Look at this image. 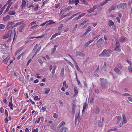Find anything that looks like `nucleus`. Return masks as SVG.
Listing matches in <instances>:
<instances>
[{
	"instance_id": "obj_1",
	"label": "nucleus",
	"mask_w": 132,
	"mask_h": 132,
	"mask_svg": "<svg viewBox=\"0 0 132 132\" xmlns=\"http://www.w3.org/2000/svg\"><path fill=\"white\" fill-rule=\"evenodd\" d=\"M101 82L102 87L103 88L106 89L108 88V84L107 83V80L103 78L100 79Z\"/></svg>"
},
{
	"instance_id": "obj_2",
	"label": "nucleus",
	"mask_w": 132,
	"mask_h": 132,
	"mask_svg": "<svg viewBox=\"0 0 132 132\" xmlns=\"http://www.w3.org/2000/svg\"><path fill=\"white\" fill-rule=\"evenodd\" d=\"M110 55L108 53L106 49L104 50L103 52L100 54L99 56L100 57H102V56H106V57H109L110 56Z\"/></svg>"
},
{
	"instance_id": "obj_3",
	"label": "nucleus",
	"mask_w": 132,
	"mask_h": 132,
	"mask_svg": "<svg viewBox=\"0 0 132 132\" xmlns=\"http://www.w3.org/2000/svg\"><path fill=\"white\" fill-rule=\"evenodd\" d=\"M14 23L12 21H9L7 24L6 28L7 29H12L14 27Z\"/></svg>"
},
{
	"instance_id": "obj_4",
	"label": "nucleus",
	"mask_w": 132,
	"mask_h": 132,
	"mask_svg": "<svg viewBox=\"0 0 132 132\" xmlns=\"http://www.w3.org/2000/svg\"><path fill=\"white\" fill-rule=\"evenodd\" d=\"M76 106V105L75 101L74 100H72V112L74 115L75 114V112Z\"/></svg>"
},
{
	"instance_id": "obj_5",
	"label": "nucleus",
	"mask_w": 132,
	"mask_h": 132,
	"mask_svg": "<svg viewBox=\"0 0 132 132\" xmlns=\"http://www.w3.org/2000/svg\"><path fill=\"white\" fill-rule=\"evenodd\" d=\"M126 5L125 4H120L118 5L117 7L119 10L122 9L125 7Z\"/></svg>"
},
{
	"instance_id": "obj_6",
	"label": "nucleus",
	"mask_w": 132,
	"mask_h": 132,
	"mask_svg": "<svg viewBox=\"0 0 132 132\" xmlns=\"http://www.w3.org/2000/svg\"><path fill=\"white\" fill-rule=\"evenodd\" d=\"M15 0H8V1H7V3H6V4L7 5H8V7H10L13 4V2H12V1H15Z\"/></svg>"
},
{
	"instance_id": "obj_7",
	"label": "nucleus",
	"mask_w": 132,
	"mask_h": 132,
	"mask_svg": "<svg viewBox=\"0 0 132 132\" xmlns=\"http://www.w3.org/2000/svg\"><path fill=\"white\" fill-rule=\"evenodd\" d=\"M114 51L117 52H121V46H116L114 50Z\"/></svg>"
},
{
	"instance_id": "obj_8",
	"label": "nucleus",
	"mask_w": 132,
	"mask_h": 132,
	"mask_svg": "<svg viewBox=\"0 0 132 132\" xmlns=\"http://www.w3.org/2000/svg\"><path fill=\"white\" fill-rule=\"evenodd\" d=\"M68 131V129L65 127H63L60 129L59 132H67Z\"/></svg>"
},
{
	"instance_id": "obj_9",
	"label": "nucleus",
	"mask_w": 132,
	"mask_h": 132,
	"mask_svg": "<svg viewBox=\"0 0 132 132\" xmlns=\"http://www.w3.org/2000/svg\"><path fill=\"white\" fill-rule=\"evenodd\" d=\"M11 31L10 30L3 37V39H5L9 38L11 35Z\"/></svg>"
},
{
	"instance_id": "obj_10",
	"label": "nucleus",
	"mask_w": 132,
	"mask_h": 132,
	"mask_svg": "<svg viewBox=\"0 0 132 132\" xmlns=\"http://www.w3.org/2000/svg\"><path fill=\"white\" fill-rule=\"evenodd\" d=\"M76 55L78 56L84 57L85 56V54L84 53H81L80 52H77Z\"/></svg>"
},
{
	"instance_id": "obj_11",
	"label": "nucleus",
	"mask_w": 132,
	"mask_h": 132,
	"mask_svg": "<svg viewBox=\"0 0 132 132\" xmlns=\"http://www.w3.org/2000/svg\"><path fill=\"white\" fill-rule=\"evenodd\" d=\"M122 122L123 123H126L127 122V120L126 118V117L123 114L122 115Z\"/></svg>"
},
{
	"instance_id": "obj_12",
	"label": "nucleus",
	"mask_w": 132,
	"mask_h": 132,
	"mask_svg": "<svg viewBox=\"0 0 132 132\" xmlns=\"http://www.w3.org/2000/svg\"><path fill=\"white\" fill-rule=\"evenodd\" d=\"M26 5V3L24 0H22V4L21 5V7L23 9V8Z\"/></svg>"
},
{
	"instance_id": "obj_13",
	"label": "nucleus",
	"mask_w": 132,
	"mask_h": 132,
	"mask_svg": "<svg viewBox=\"0 0 132 132\" xmlns=\"http://www.w3.org/2000/svg\"><path fill=\"white\" fill-rule=\"evenodd\" d=\"M10 16L9 15H7L5 17L3 18V19L4 21H6L8 20L10 18Z\"/></svg>"
},
{
	"instance_id": "obj_14",
	"label": "nucleus",
	"mask_w": 132,
	"mask_h": 132,
	"mask_svg": "<svg viewBox=\"0 0 132 132\" xmlns=\"http://www.w3.org/2000/svg\"><path fill=\"white\" fill-rule=\"evenodd\" d=\"M114 70L115 71V72L117 73V74L119 75L121 74V72L117 68H115L114 69Z\"/></svg>"
},
{
	"instance_id": "obj_15",
	"label": "nucleus",
	"mask_w": 132,
	"mask_h": 132,
	"mask_svg": "<svg viewBox=\"0 0 132 132\" xmlns=\"http://www.w3.org/2000/svg\"><path fill=\"white\" fill-rule=\"evenodd\" d=\"M87 104L86 103H84L83 110L82 111V114L84 113L87 106Z\"/></svg>"
},
{
	"instance_id": "obj_16",
	"label": "nucleus",
	"mask_w": 132,
	"mask_h": 132,
	"mask_svg": "<svg viewBox=\"0 0 132 132\" xmlns=\"http://www.w3.org/2000/svg\"><path fill=\"white\" fill-rule=\"evenodd\" d=\"M24 26L23 25L20 26L19 28L18 31L20 32H21L23 28L24 27Z\"/></svg>"
},
{
	"instance_id": "obj_17",
	"label": "nucleus",
	"mask_w": 132,
	"mask_h": 132,
	"mask_svg": "<svg viewBox=\"0 0 132 132\" xmlns=\"http://www.w3.org/2000/svg\"><path fill=\"white\" fill-rule=\"evenodd\" d=\"M114 24V22L112 20H110L109 21L108 25L110 27L113 25Z\"/></svg>"
},
{
	"instance_id": "obj_18",
	"label": "nucleus",
	"mask_w": 132,
	"mask_h": 132,
	"mask_svg": "<svg viewBox=\"0 0 132 132\" xmlns=\"http://www.w3.org/2000/svg\"><path fill=\"white\" fill-rule=\"evenodd\" d=\"M100 110L99 108L98 107L96 108L95 111V113L96 114H98L100 113Z\"/></svg>"
},
{
	"instance_id": "obj_19",
	"label": "nucleus",
	"mask_w": 132,
	"mask_h": 132,
	"mask_svg": "<svg viewBox=\"0 0 132 132\" xmlns=\"http://www.w3.org/2000/svg\"><path fill=\"white\" fill-rule=\"evenodd\" d=\"M110 1V0H105L101 3L100 4V5L101 6H103L106 4L108 1Z\"/></svg>"
},
{
	"instance_id": "obj_20",
	"label": "nucleus",
	"mask_w": 132,
	"mask_h": 132,
	"mask_svg": "<svg viewBox=\"0 0 132 132\" xmlns=\"http://www.w3.org/2000/svg\"><path fill=\"white\" fill-rule=\"evenodd\" d=\"M64 69L63 67L61 69L60 72V75L62 76H63L64 75Z\"/></svg>"
},
{
	"instance_id": "obj_21",
	"label": "nucleus",
	"mask_w": 132,
	"mask_h": 132,
	"mask_svg": "<svg viewBox=\"0 0 132 132\" xmlns=\"http://www.w3.org/2000/svg\"><path fill=\"white\" fill-rule=\"evenodd\" d=\"M19 80H20L22 82H24V77L23 76H21L19 78Z\"/></svg>"
},
{
	"instance_id": "obj_22",
	"label": "nucleus",
	"mask_w": 132,
	"mask_h": 132,
	"mask_svg": "<svg viewBox=\"0 0 132 132\" xmlns=\"http://www.w3.org/2000/svg\"><path fill=\"white\" fill-rule=\"evenodd\" d=\"M61 34V33L60 32H58L57 33H55L51 37V39H53L54 38L56 37V36L60 35Z\"/></svg>"
},
{
	"instance_id": "obj_23",
	"label": "nucleus",
	"mask_w": 132,
	"mask_h": 132,
	"mask_svg": "<svg viewBox=\"0 0 132 132\" xmlns=\"http://www.w3.org/2000/svg\"><path fill=\"white\" fill-rule=\"evenodd\" d=\"M106 62H105L104 63L103 65V69L104 71H106L107 70V66H106Z\"/></svg>"
},
{
	"instance_id": "obj_24",
	"label": "nucleus",
	"mask_w": 132,
	"mask_h": 132,
	"mask_svg": "<svg viewBox=\"0 0 132 132\" xmlns=\"http://www.w3.org/2000/svg\"><path fill=\"white\" fill-rule=\"evenodd\" d=\"M58 46V45H55L54 46V48L52 50V53H54L55 51L56 47Z\"/></svg>"
},
{
	"instance_id": "obj_25",
	"label": "nucleus",
	"mask_w": 132,
	"mask_h": 132,
	"mask_svg": "<svg viewBox=\"0 0 132 132\" xmlns=\"http://www.w3.org/2000/svg\"><path fill=\"white\" fill-rule=\"evenodd\" d=\"M72 2L73 3H75V5H77L79 2V1L78 0H72Z\"/></svg>"
},
{
	"instance_id": "obj_26",
	"label": "nucleus",
	"mask_w": 132,
	"mask_h": 132,
	"mask_svg": "<svg viewBox=\"0 0 132 132\" xmlns=\"http://www.w3.org/2000/svg\"><path fill=\"white\" fill-rule=\"evenodd\" d=\"M56 65L54 66L53 67V69L52 71V75H53L55 73L56 69Z\"/></svg>"
},
{
	"instance_id": "obj_27",
	"label": "nucleus",
	"mask_w": 132,
	"mask_h": 132,
	"mask_svg": "<svg viewBox=\"0 0 132 132\" xmlns=\"http://www.w3.org/2000/svg\"><path fill=\"white\" fill-rule=\"evenodd\" d=\"M89 21L88 20H85L82 23H80L79 25V26L80 27H81V25H84L85 23L86 22H88Z\"/></svg>"
},
{
	"instance_id": "obj_28",
	"label": "nucleus",
	"mask_w": 132,
	"mask_h": 132,
	"mask_svg": "<svg viewBox=\"0 0 132 132\" xmlns=\"http://www.w3.org/2000/svg\"><path fill=\"white\" fill-rule=\"evenodd\" d=\"M102 38H100L98 40L97 42V46L100 45L102 42Z\"/></svg>"
},
{
	"instance_id": "obj_29",
	"label": "nucleus",
	"mask_w": 132,
	"mask_h": 132,
	"mask_svg": "<svg viewBox=\"0 0 132 132\" xmlns=\"http://www.w3.org/2000/svg\"><path fill=\"white\" fill-rule=\"evenodd\" d=\"M15 12L14 11H10L8 12L9 14L11 15H15Z\"/></svg>"
},
{
	"instance_id": "obj_30",
	"label": "nucleus",
	"mask_w": 132,
	"mask_h": 132,
	"mask_svg": "<svg viewBox=\"0 0 132 132\" xmlns=\"http://www.w3.org/2000/svg\"><path fill=\"white\" fill-rule=\"evenodd\" d=\"M65 123L64 121H63L58 126V127H62V126L65 125Z\"/></svg>"
},
{
	"instance_id": "obj_31",
	"label": "nucleus",
	"mask_w": 132,
	"mask_h": 132,
	"mask_svg": "<svg viewBox=\"0 0 132 132\" xmlns=\"http://www.w3.org/2000/svg\"><path fill=\"white\" fill-rule=\"evenodd\" d=\"M47 22H48L49 23L47 24V25L50 24L52 23L54 24L55 23V22H54L53 20H50L48 21Z\"/></svg>"
},
{
	"instance_id": "obj_32",
	"label": "nucleus",
	"mask_w": 132,
	"mask_h": 132,
	"mask_svg": "<svg viewBox=\"0 0 132 132\" xmlns=\"http://www.w3.org/2000/svg\"><path fill=\"white\" fill-rule=\"evenodd\" d=\"M22 50V48H20L15 53V56H16V55L18 54L20 51H21Z\"/></svg>"
},
{
	"instance_id": "obj_33",
	"label": "nucleus",
	"mask_w": 132,
	"mask_h": 132,
	"mask_svg": "<svg viewBox=\"0 0 132 132\" xmlns=\"http://www.w3.org/2000/svg\"><path fill=\"white\" fill-rule=\"evenodd\" d=\"M67 11V9H63L61 11L60 13L61 14H64L65 12H66Z\"/></svg>"
},
{
	"instance_id": "obj_34",
	"label": "nucleus",
	"mask_w": 132,
	"mask_h": 132,
	"mask_svg": "<svg viewBox=\"0 0 132 132\" xmlns=\"http://www.w3.org/2000/svg\"><path fill=\"white\" fill-rule=\"evenodd\" d=\"M5 27V25L3 24H0V30L4 29Z\"/></svg>"
},
{
	"instance_id": "obj_35",
	"label": "nucleus",
	"mask_w": 132,
	"mask_h": 132,
	"mask_svg": "<svg viewBox=\"0 0 132 132\" xmlns=\"http://www.w3.org/2000/svg\"><path fill=\"white\" fill-rule=\"evenodd\" d=\"M63 86H65L66 88H67L68 87V85L66 84V81H64L63 83Z\"/></svg>"
},
{
	"instance_id": "obj_36",
	"label": "nucleus",
	"mask_w": 132,
	"mask_h": 132,
	"mask_svg": "<svg viewBox=\"0 0 132 132\" xmlns=\"http://www.w3.org/2000/svg\"><path fill=\"white\" fill-rule=\"evenodd\" d=\"M126 39L125 38L121 37L119 39V41L120 42H123L125 41Z\"/></svg>"
},
{
	"instance_id": "obj_37",
	"label": "nucleus",
	"mask_w": 132,
	"mask_h": 132,
	"mask_svg": "<svg viewBox=\"0 0 132 132\" xmlns=\"http://www.w3.org/2000/svg\"><path fill=\"white\" fill-rule=\"evenodd\" d=\"M46 90L45 91V93L46 94H48L50 91V89L49 88H46Z\"/></svg>"
},
{
	"instance_id": "obj_38",
	"label": "nucleus",
	"mask_w": 132,
	"mask_h": 132,
	"mask_svg": "<svg viewBox=\"0 0 132 132\" xmlns=\"http://www.w3.org/2000/svg\"><path fill=\"white\" fill-rule=\"evenodd\" d=\"M75 67L77 69V70L79 71L82 73V72L81 71V70L79 68L78 65H76L75 66Z\"/></svg>"
},
{
	"instance_id": "obj_39",
	"label": "nucleus",
	"mask_w": 132,
	"mask_h": 132,
	"mask_svg": "<svg viewBox=\"0 0 132 132\" xmlns=\"http://www.w3.org/2000/svg\"><path fill=\"white\" fill-rule=\"evenodd\" d=\"M66 62L67 63H69L71 67H73V64L69 61L68 60H66Z\"/></svg>"
},
{
	"instance_id": "obj_40",
	"label": "nucleus",
	"mask_w": 132,
	"mask_h": 132,
	"mask_svg": "<svg viewBox=\"0 0 132 132\" xmlns=\"http://www.w3.org/2000/svg\"><path fill=\"white\" fill-rule=\"evenodd\" d=\"M51 129L53 130L55 129V124L54 123H52L51 125Z\"/></svg>"
},
{
	"instance_id": "obj_41",
	"label": "nucleus",
	"mask_w": 132,
	"mask_h": 132,
	"mask_svg": "<svg viewBox=\"0 0 132 132\" xmlns=\"http://www.w3.org/2000/svg\"><path fill=\"white\" fill-rule=\"evenodd\" d=\"M40 98L38 97V96H36L34 98V100L35 101H39L40 100Z\"/></svg>"
},
{
	"instance_id": "obj_42",
	"label": "nucleus",
	"mask_w": 132,
	"mask_h": 132,
	"mask_svg": "<svg viewBox=\"0 0 132 132\" xmlns=\"http://www.w3.org/2000/svg\"><path fill=\"white\" fill-rule=\"evenodd\" d=\"M98 124L100 127H102L103 126V124L102 123L101 121L98 120Z\"/></svg>"
},
{
	"instance_id": "obj_43",
	"label": "nucleus",
	"mask_w": 132,
	"mask_h": 132,
	"mask_svg": "<svg viewBox=\"0 0 132 132\" xmlns=\"http://www.w3.org/2000/svg\"><path fill=\"white\" fill-rule=\"evenodd\" d=\"M9 60V59L8 58H7L4 59L3 60V62L5 64H6Z\"/></svg>"
},
{
	"instance_id": "obj_44",
	"label": "nucleus",
	"mask_w": 132,
	"mask_h": 132,
	"mask_svg": "<svg viewBox=\"0 0 132 132\" xmlns=\"http://www.w3.org/2000/svg\"><path fill=\"white\" fill-rule=\"evenodd\" d=\"M22 22H19L15 24V25H14V27H16L18 25H19L22 24Z\"/></svg>"
},
{
	"instance_id": "obj_45",
	"label": "nucleus",
	"mask_w": 132,
	"mask_h": 132,
	"mask_svg": "<svg viewBox=\"0 0 132 132\" xmlns=\"http://www.w3.org/2000/svg\"><path fill=\"white\" fill-rule=\"evenodd\" d=\"M63 27V24H60L58 28V30H60Z\"/></svg>"
},
{
	"instance_id": "obj_46",
	"label": "nucleus",
	"mask_w": 132,
	"mask_h": 132,
	"mask_svg": "<svg viewBox=\"0 0 132 132\" xmlns=\"http://www.w3.org/2000/svg\"><path fill=\"white\" fill-rule=\"evenodd\" d=\"M38 128H36V129H32V132H38Z\"/></svg>"
},
{
	"instance_id": "obj_47",
	"label": "nucleus",
	"mask_w": 132,
	"mask_h": 132,
	"mask_svg": "<svg viewBox=\"0 0 132 132\" xmlns=\"http://www.w3.org/2000/svg\"><path fill=\"white\" fill-rule=\"evenodd\" d=\"M91 31V27L89 26L88 27V28L87 29L86 32L88 33L89 32Z\"/></svg>"
},
{
	"instance_id": "obj_48",
	"label": "nucleus",
	"mask_w": 132,
	"mask_h": 132,
	"mask_svg": "<svg viewBox=\"0 0 132 132\" xmlns=\"http://www.w3.org/2000/svg\"><path fill=\"white\" fill-rule=\"evenodd\" d=\"M116 7L115 6H112L110 8V10L111 11H112V10H113L115 9L116 8Z\"/></svg>"
},
{
	"instance_id": "obj_49",
	"label": "nucleus",
	"mask_w": 132,
	"mask_h": 132,
	"mask_svg": "<svg viewBox=\"0 0 132 132\" xmlns=\"http://www.w3.org/2000/svg\"><path fill=\"white\" fill-rule=\"evenodd\" d=\"M25 132H30L31 131V129H30L29 130V129L28 128H26L25 129Z\"/></svg>"
},
{
	"instance_id": "obj_50",
	"label": "nucleus",
	"mask_w": 132,
	"mask_h": 132,
	"mask_svg": "<svg viewBox=\"0 0 132 132\" xmlns=\"http://www.w3.org/2000/svg\"><path fill=\"white\" fill-rule=\"evenodd\" d=\"M83 4L85 5H87V3L85 0H80Z\"/></svg>"
},
{
	"instance_id": "obj_51",
	"label": "nucleus",
	"mask_w": 132,
	"mask_h": 132,
	"mask_svg": "<svg viewBox=\"0 0 132 132\" xmlns=\"http://www.w3.org/2000/svg\"><path fill=\"white\" fill-rule=\"evenodd\" d=\"M116 118L117 120L119 121H119L121 119V117L119 116H116Z\"/></svg>"
},
{
	"instance_id": "obj_52",
	"label": "nucleus",
	"mask_w": 132,
	"mask_h": 132,
	"mask_svg": "<svg viewBox=\"0 0 132 132\" xmlns=\"http://www.w3.org/2000/svg\"><path fill=\"white\" fill-rule=\"evenodd\" d=\"M94 39H95V38H94L92 40H89L88 42H87L88 43V44L89 45L91 43H92V42H93L94 41Z\"/></svg>"
},
{
	"instance_id": "obj_53",
	"label": "nucleus",
	"mask_w": 132,
	"mask_h": 132,
	"mask_svg": "<svg viewBox=\"0 0 132 132\" xmlns=\"http://www.w3.org/2000/svg\"><path fill=\"white\" fill-rule=\"evenodd\" d=\"M126 61L129 64L130 66L132 65V63L131 62L128 60H127Z\"/></svg>"
},
{
	"instance_id": "obj_54",
	"label": "nucleus",
	"mask_w": 132,
	"mask_h": 132,
	"mask_svg": "<svg viewBox=\"0 0 132 132\" xmlns=\"http://www.w3.org/2000/svg\"><path fill=\"white\" fill-rule=\"evenodd\" d=\"M131 66L130 65V66H129L128 67V70H129V71L130 72H131L132 71V69H131L132 68H131Z\"/></svg>"
},
{
	"instance_id": "obj_55",
	"label": "nucleus",
	"mask_w": 132,
	"mask_h": 132,
	"mask_svg": "<svg viewBox=\"0 0 132 132\" xmlns=\"http://www.w3.org/2000/svg\"><path fill=\"white\" fill-rule=\"evenodd\" d=\"M130 95L128 93H125L123 94L122 95V96H130Z\"/></svg>"
},
{
	"instance_id": "obj_56",
	"label": "nucleus",
	"mask_w": 132,
	"mask_h": 132,
	"mask_svg": "<svg viewBox=\"0 0 132 132\" xmlns=\"http://www.w3.org/2000/svg\"><path fill=\"white\" fill-rule=\"evenodd\" d=\"M77 81L78 84V85L79 86H81V85L80 84V81H79V80L78 79H77Z\"/></svg>"
},
{
	"instance_id": "obj_57",
	"label": "nucleus",
	"mask_w": 132,
	"mask_h": 132,
	"mask_svg": "<svg viewBox=\"0 0 132 132\" xmlns=\"http://www.w3.org/2000/svg\"><path fill=\"white\" fill-rule=\"evenodd\" d=\"M0 111L2 113H3L4 112V110L2 107H1L0 108Z\"/></svg>"
},
{
	"instance_id": "obj_58",
	"label": "nucleus",
	"mask_w": 132,
	"mask_h": 132,
	"mask_svg": "<svg viewBox=\"0 0 132 132\" xmlns=\"http://www.w3.org/2000/svg\"><path fill=\"white\" fill-rule=\"evenodd\" d=\"M74 92L75 96L78 93V91L76 89H74Z\"/></svg>"
},
{
	"instance_id": "obj_59",
	"label": "nucleus",
	"mask_w": 132,
	"mask_h": 132,
	"mask_svg": "<svg viewBox=\"0 0 132 132\" xmlns=\"http://www.w3.org/2000/svg\"><path fill=\"white\" fill-rule=\"evenodd\" d=\"M116 46H120L119 45V43L118 42V41L117 40H116Z\"/></svg>"
},
{
	"instance_id": "obj_60",
	"label": "nucleus",
	"mask_w": 132,
	"mask_h": 132,
	"mask_svg": "<svg viewBox=\"0 0 132 132\" xmlns=\"http://www.w3.org/2000/svg\"><path fill=\"white\" fill-rule=\"evenodd\" d=\"M53 117L54 118H57V117L58 115L56 113H54L53 115Z\"/></svg>"
},
{
	"instance_id": "obj_61",
	"label": "nucleus",
	"mask_w": 132,
	"mask_h": 132,
	"mask_svg": "<svg viewBox=\"0 0 132 132\" xmlns=\"http://www.w3.org/2000/svg\"><path fill=\"white\" fill-rule=\"evenodd\" d=\"M94 11V10L93 9H89L88 10V12L89 13H91L92 12H93V11Z\"/></svg>"
},
{
	"instance_id": "obj_62",
	"label": "nucleus",
	"mask_w": 132,
	"mask_h": 132,
	"mask_svg": "<svg viewBox=\"0 0 132 132\" xmlns=\"http://www.w3.org/2000/svg\"><path fill=\"white\" fill-rule=\"evenodd\" d=\"M38 62L40 64H42L43 63V62L42 60L40 59H39L38 60Z\"/></svg>"
},
{
	"instance_id": "obj_63",
	"label": "nucleus",
	"mask_w": 132,
	"mask_h": 132,
	"mask_svg": "<svg viewBox=\"0 0 132 132\" xmlns=\"http://www.w3.org/2000/svg\"><path fill=\"white\" fill-rule=\"evenodd\" d=\"M10 8V7H9L7 6V7L6 10L4 11V13H5L6 12H7L9 10Z\"/></svg>"
},
{
	"instance_id": "obj_64",
	"label": "nucleus",
	"mask_w": 132,
	"mask_h": 132,
	"mask_svg": "<svg viewBox=\"0 0 132 132\" xmlns=\"http://www.w3.org/2000/svg\"><path fill=\"white\" fill-rule=\"evenodd\" d=\"M59 102L60 104L61 105H63V103L62 101L61 100H59Z\"/></svg>"
}]
</instances>
